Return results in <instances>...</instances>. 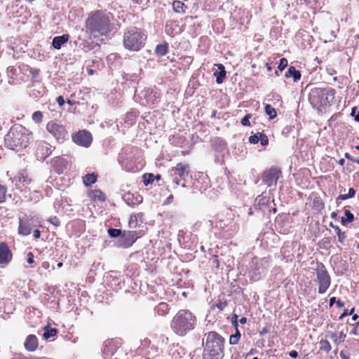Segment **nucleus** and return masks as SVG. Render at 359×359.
Here are the masks:
<instances>
[{
	"mask_svg": "<svg viewBox=\"0 0 359 359\" xmlns=\"http://www.w3.org/2000/svg\"><path fill=\"white\" fill-rule=\"evenodd\" d=\"M344 215L346 217H341V223L343 225H345L346 223L351 222L354 220V215L350 210H345Z\"/></svg>",
	"mask_w": 359,
	"mask_h": 359,
	"instance_id": "obj_31",
	"label": "nucleus"
},
{
	"mask_svg": "<svg viewBox=\"0 0 359 359\" xmlns=\"http://www.w3.org/2000/svg\"><path fill=\"white\" fill-rule=\"evenodd\" d=\"M86 28L95 38L106 35L109 32V20L105 15L96 12L87 19Z\"/></svg>",
	"mask_w": 359,
	"mask_h": 359,
	"instance_id": "obj_5",
	"label": "nucleus"
},
{
	"mask_svg": "<svg viewBox=\"0 0 359 359\" xmlns=\"http://www.w3.org/2000/svg\"><path fill=\"white\" fill-rule=\"evenodd\" d=\"M6 191V187L0 184V203L5 201Z\"/></svg>",
	"mask_w": 359,
	"mask_h": 359,
	"instance_id": "obj_39",
	"label": "nucleus"
},
{
	"mask_svg": "<svg viewBox=\"0 0 359 359\" xmlns=\"http://www.w3.org/2000/svg\"><path fill=\"white\" fill-rule=\"evenodd\" d=\"M142 216V213H137L131 215L128 222L129 227L131 229L136 228L138 226V219Z\"/></svg>",
	"mask_w": 359,
	"mask_h": 359,
	"instance_id": "obj_27",
	"label": "nucleus"
},
{
	"mask_svg": "<svg viewBox=\"0 0 359 359\" xmlns=\"http://www.w3.org/2000/svg\"><path fill=\"white\" fill-rule=\"evenodd\" d=\"M280 175V172L275 168L266 170L262 175V182L267 187L275 186Z\"/></svg>",
	"mask_w": 359,
	"mask_h": 359,
	"instance_id": "obj_11",
	"label": "nucleus"
},
{
	"mask_svg": "<svg viewBox=\"0 0 359 359\" xmlns=\"http://www.w3.org/2000/svg\"><path fill=\"white\" fill-rule=\"evenodd\" d=\"M320 349L327 353L330 352L332 349L331 345L327 340L322 339L319 342Z\"/></svg>",
	"mask_w": 359,
	"mask_h": 359,
	"instance_id": "obj_35",
	"label": "nucleus"
},
{
	"mask_svg": "<svg viewBox=\"0 0 359 359\" xmlns=\"http://www.w3.org/2000/svg\"><path fill=\"white\" fill-rule=\"evenodd\" d=\"M46 130L58 142H63L68 138V133L65 126L56 121H49L46 125Z\"/></svg>",
	"mask_w": 359,
	"mask_h": 359,
	"instance_id": "obj_7",
	"label": "nucleus"
},
{
	"mask_svg": "<svg viewBox=\"0 0 359 359\" xmlns=\"http://www.w3.org/2000/svg\"><path fill=\"white\" fill-rule=\"evenodd\" d=\"M124 201L130 206H135L142 202V197L140 194L126 193L123 197Z\"/></svg>",
	"mask_w": 359,
	"mask_h": 359,
	"instance_id": "obj_16",
	"label": "nucleus"
},
{
	"mask_svg": "<svg viewBox=\"0 0 359 359\" xmlns=\"http://www.w3.org/2000/svg\"><path fill=\"white\" fill-rule=\"evenodd\" d=\"M39 346V340L36 335L29 334L24 341V347L26 351L34 352L36 350Z\"/></svg>",
	"mask_w": 359,
	"mask_h": 359,
	"instance_id": "obj_15",
	"label": "nucleus"
},
{
	"mask_svg": "<svg viewBox=\"0 0 359 359\" xmlns=\"http://www.w3.org/2000/svg\"><path fill=\"white\" fill-rule=\"evenodd\" d=\"M336 302V299L335 297H332L330 299V302H329V304L330 306H332Z\"/></svg>",
	"mask_w": 359,
	"mask_h": 359,
	"instance_id": "obj_61",
	"label": "nucleus"
},
{
	"mask_svg": "<svg viewBox=\"0 0 359 359\" xmlns=\"http://www.w3.org/2000/svg\"><path fill=\"white\" fill-rule=\"evenodd\" d=\"M285 76L287 79L292 77L293 81L297 82L301 78V73L294 67L290 66L285 72Z\"/></svg>",
	"mask_w": 359,
	"mask_h": 359,
	"instance_id": "obj_22",
	"label": "nucleus"
},
{
	"mask_svg": "<svg viewBox=\"0 0 359 359\" xmlns=\"http://www.w3.org/2000/svg\"><path fill=\"white\" fill-rule=\"evenodd\" d=\"M36 152L41 158H45L52 153V146L46 142H41L37 146Z\"/></svg>",
	"mask_w": 359,
	"mask_h": 359,
	"instance_id": "obj_17",
	"label": "nucleus"
},
{
	"mask_svg": "<svg viewBox=\"0 0 359 359\" xmlns=\"http://www.w3.org/2000/svg\"><path fill=\"white\" fill-rule=\"evenodd\" d=\"M27 262L28 264H32L34 263V255L32 252H28L27 254Z\"/></svg>",
	"mask_w": 359,
	"mask_h": 359,
	"instance_id": "obj_46",
	"label": "nucleus"
},
{
	"mask_svg": "<svg viewBox=\"0 0 359 359\" xmlns=\"http://www.w3.org/2000/svg\"><path fill=\"white\" fill-rule=\"evenodd\" d=\"M187 8V6H185V4L181 1H174L172 2V8L177 13H184Z\"/></svg>",
	"mask_w": 359,
	"mask_h": 359,
	"instance_id": "obj_24",
	"label": "nucleus"
},
{
	"mask_svg": "<svg viewBox=\"0 0 359 359\" xmlns=\"http://www.w3.org/2000/svg\"><path fill=\"white\" fill-rule=\"evenodd\" d=\"M333 229H334V230L335 233H337V235L339 232H341V229H339V227L338 226H333Z\"/></svg>",
	"mask_w": 359,
	"mask_h": 359,
	"instance_id": "obj_63",
	"label": "nucleus"
},
{
	"mask_svg": "<svg viewBox=\"0 0 359 359\" xmlns=\"http://www.w3.org/2000/svg\"><path fill=\"white\" fill-rule=\"evenodd\" d=\"M12 359H48V358H26V357L23 356L22 355L19 354V355H16Z\"/></svg>",
	"mask_w": 359,
	"mask_h": 359,
	"instance_id": "obj_45",
	"label": "nucleus"
},
{
	"mask_svg": "<svg viewBox=\"0 0 359 359\" xmlns=\"http://www.w3.org/2000/svg\"><path fill=\"white\" fill-rule=\"evenodd\" d=\"M353 311H354V309H352L351 310V311H350L349 314H352V313H353ZM348 313L347 310H345V311H344L341 314V316H339V320H341V319H343L345 316H348Z\"/></svg>",
	"mask_w": 359,
	"mask_h": 359,
	"instance_id": "obj_50",
	"label": "nucleus"
},
{
	"mask_svg": "<svg viewBox=\"0 0 359 359\" xmlns=\"http://www.w3.org/2000/svg\"><path fill=\"white\" fill-rule=\"evenodd\" d=\"M224 339L216 332L208 333L204 344V351L210 359H222L224 357Z\"/></svg>",
	"mask_w": 359,
	"mask_h": 359,
	"instance_id": "obj_4",
	"label": "nucleus"
},
{
	"mask_svg": "<svg viewBox=\"0 0 359 359\" xmlns=\"http://www.w3.org/2000/svg\"><path fill=\"white\" fill-rule=\"evenodd\" d=\"M355 195V191L353 188H350L348 189V196L350 198H353Z\"/></svg>",
	"mask_w": 359,
	"mask_h": 359,
	"instance_id": "obj_53",
	"label": "nucleus"
},
{
	"mask_svg": "<svg viewBox=\"0 0 359 359\" xmlns=\"http://www.w3.org/2000/svg\"><path fill=\"white\" fill-rule=\"evenodd\" d=\"M216 66L217 67L219 72H215L214 75L216 77L217 83L219 84L223 82V80L226 76V71L223 65L217 64Z\"/></svg>",
	"mask_w": 359,
	"mask_h": 359,
	"instance_id": "obj_23",
	"label": "nucleus"
},
{
	"mask_svg": "<svg viewBox=\"0 0 359 359\" xmlns=\"http://www.w3.org/2000/svg\"><path fill=\"white\" fill-rule=\"evenodd\" d=\"M239 339L233 336L232 334L229 337V344H237L238 343Z\"/></svg>",
	"mask_w": 359,
	"mask_h": 359,
	"instance_id": "obj_47",
	"label": "nucleus"
},
{
	"mask_svg": "<svg viewBox=\"0 0 359 359\" xmlns=\"http://www.w3.org/2000/svg\"><path fill=\"white\" fill-rule=\"evenodd\" d=\"M43 118V114L40 111H36L32 114V119L36 123H40Z\"/></svg>",
	"mask_w": 359,
	"mask_h": 359,
	"instance_id": "obj_37",
	"label": "nucleus"
},
{
	"mask_svg": "<svg viewBox=\"0 0 359 359\" xmlns=\"http://www.w3.org/2000/svg\"><path fill=\"white\" fill-rule=\"evenodd\" d=\"M73 141L81 146L88 147L93 140L90 133L86 130H81L72 136Z\"/></svg>",
	"mask_w": 359,
	"mask_h": 359,
	"instance_id": "obj_10",
	"label": "nucleus"
},
{
	"mask_svg": "<svg viewBox=\"0 0 359 359\" xmlns=\"http://www.w3.org/2000/svg\"><path fill=\"white\" fill-rule=\"evenodd\" d=\"M40 236H41V232L39 230L36 229L34 231L33 236L34 237V238H36V239L39 238Z\"/></svg>",
	"mask_w": 359,
	"mask_h": 359,
	"instance_id": "obj_56",
	"label": "nucleus"
},
{
	"mask_svg": "<svg viewBox=\"0 0 359 359\" xmlns=\"http://www.w3.org/2000/svg\"><path fill=\"white\" fill-rule=\"evenodd\" d=\"M90 197L95 200L104 201L105 195L100 190H94L90 193Z\"/></svg>",
	"mask_w": 359,
	"mask_h": 359,
	"instance_id": "obj_34",
	"label": "nucleus"
},
{
	"mask_svg": "<svg viewBox=\"0 0 359 359\" xmlns=\"http://www.w3.org/2000/svg\"><path fill=\"white\" fill-rule=\"evenodd\" d=\"M257 200L258 201V204H261V203H263L264 204L265 203V201L267 202L268 200L266 199L265 198H257Z\"/></svg>",
	"mask_w": 359,
	"mask_h": 359,
	"instance_id": "obj_59",
	"label": "nucleus"
},
{
	"mask_svg": "<svg viewBox=\"0 0 359 359\" xmlns=\"http://www.w3.org/2000/svg\"><path fill=\"white\" fill-rule=\"evenodd\" d=\"M239 322L241 323V324H245L246 322H247V318L245 317H242L240 320H239Z\"/></svg>",
	"mask_w": 359,
	"mask_h": 359,
	"instance_id": "obj_64",
	"label": "nucleus"
},
{
	"mask_svg": "<svg viewBox=\"0 0 359 359\" xmlns=\"http://www.w3.org/2000/svg\"><path fill=\"white\" fill-rule=\"evenodd\" d=\"M264 111L266 114L269 116L270 119H273L277 116L276 109L269 104H265Z\"/></svg>",
	"mask_w": 359,
	"mask_h": 359,
	"instance_id": "obj_32",
	"label": "nucleus"
},
{
	"mask_svg": "<svg viewBox=\"0 0 359 359\" xmlns=\"http://www.w3.org/2000/svg\"><path fill=\"white\" fill-rule=\"evenodd\" d=\"M136 238L135 231L124 232L121 237V240L123 241V246L124 248L130 246L135 242Z\"/></svg>",
	"mask_w": 359,
	"mask_h": 359,
	"instance_id": "obj_20",
	"label": "nucleus"
},
{
	"mask_svg": "<svg viewBox=\"0 0 359 359\" xmlns=\"http://www.w3.org/2000/svg\"><path fill=\"white\" fill-rule=\"evenodd\" d=\"M259 137H261V133H257L249 137V142L251 144H257L259 141Z\"/></svg>",
	"mask_w": 359,
	"mask_h": 359,
	"instance_id": "obj_40",
	"label": "nucleus"
},
{
	"mask_svg": "<svg viewBox=\"0 0 359 359\" xmlns=\"http://www.w3.org/2000/svg\"><path fill=\"white\" fill-rule=\"evenodd\" d=\"M146 95H147V104H154L158 97L157 93L153 90H147Z\"/></svg>",
	"mask_w": 359,
	"mask_h": 359,
	"instance_id": "obj_28",
	"label": "nucleus"
},
{
	"mask_svg": "<svg viewBox=\"0 0 359 359\" xmlns=\"http://www.w3.org/2000/svg\"><path fill=\"white\" fill-rule=\"evenodd\" d=\"M237 318L238 316L236 314H234L231 318L232 323L235 326V327H238Z\"/></svg>",
	"mask_w": 359,
	"mask_h": 359,
	"instance_id": "obj_54",
	"label": "nucleus"
},
{
	"mask_svg": "<svg viewBox=\"0 0 359 359\" xmlns=\"http://www.w3.org/2000/svg\"><path fill=\"white\" fill-rule=\"evenodd\" d=\"M108 233L111 238H117L122 235V232L120 229L112 228L108 229Z\"/></svg>",
	"mask_w": 359,
	"mask_h": 359,
	"instance_id": "obj_36",
	"label": "nucleus"
},
{
	"mask_svg": "<svg viewBox=\"0 0 359 359\" xmlns=\"http://www.w3.org/2000/svg\"><path fill=\"white\" fill-rule=\"evenodd\" d=\"M169 306L165 302H161L156 306V312L161 316H164L169 311Z\"/></svg>",
	"mask_w": 359,
	"mask_h": 359,
	"instance_id": "obj_29",
	"label": "nucleus"
},
{
	"mask_svg": "<svg viewBox=\"0 0 359 359\" xmlns=\"http://www.w3.org/2000/svg\"><path fill=\"white\" fill-rule=\"evenodd\" d=\"M27 132L26 128L22 126L11 128L5 137L6 147L11 149L26 147L29 140V135Z\"/></svg>",
	"mask_w": 359,
	"mask_h": 359,
	"instance_id": "obj_3",
	"label": "nucleus"
},
{
	"mask_svg": "<svg viewBox=\"0 0 359 359\" xmlns=\"http://www.w3.org/2000/svg\"><path fill=\"white\" fill-rule=\"evenodd\" d=\"M32 225L28 219H20L18 232L23 236H27L31 233Z\"/></svg>",
	"mask_w": 359,
	"mask_h": 359,
	"instance_id": "obj_19",
	"label": "nucleus"
},
{
	"mask_svg": "<svg viewBox=\"0 0 359 359\" xmlns=\"http://www.w3.org/2000/svg\"><path fill=\"white\" fill-rule=\"evenodd\" d=\"M13 255L8 245L4 243H0V267L4 268L7 266L12 260Z\"/></svg>",
	"mask_w": 359,
	"mask_h": 359,
	"instance_id": "obj_12",
	"label": "nucleus"
},
{
	"mask_svg": "<svg viewBox=\"0 0 359 359\" xmlns=\"http://www.w3.org/2000/svg\"><path fill=\"white\" fill-rule=\"evenodd\" d=\"M97 180V175L95 174H87L83 177V184L86 186H90Z\"/></svg>",
	"mask_w": 359,
	"mask_h": 359,
	"instance_id": "obj_25",
	"label": "nucleus"
},
{
	"mask_svg": "<svg viewBox=\"0 0 359 359\" xmlns=\"http://www.w3.org/2000/svg\"><path fill=\"white\" fill-rule=\"evenodd\" d=\"M289 355L291 358H296L298 356V353L296 351H292L289 353Z\"/></svg>",
	"mask_w": 359,
	"mask_h": 359,
	"instance_id": "obj_58",
	"label": "nucleus"
},
{
	"mask_svg": "<svg viewBox=\"0 0 359 359\" xmlns=\"http://www.w3.org/2000/svg\"><path fill=\"white\" fill-rule=\"evenodd\" d=\"M170 172L171 176H175L172 180L173 183H175V186H178L180 181L177 180V176L181 180H185L190 172V168L187 163H179L176 166L173 167Z\"/></svg>",
	"mask_w": 359,
	"mask_h": 359,
	"instance_id": "obj_9",
	"label": "nucleus"
},
{
	"mask_svg": "<svg viewBox=\"0 0 359 359\" xmlns=\"http://www.w3.org/2000/svg\"><path fill=\"white\" fill-rule=\"evenodd\" d=\"M154 175L153 174H148L146 173L143 175L144 179V183L145 185H148L149 184H151L154 181Z\"/></svg>",
	"mask_w": 359,
	"mask_h": 359,
	"instance_id": "obj_38",
	"label": "nucleus"
},
{
	"mask_svg": "<svg viewBox=\"0 0 359 359\" xmlns=\"http://www.w3.org/2000/svg\"><path fill=\"white\" fill-rule=\"evenodd\" d=\"M337 236H338L339 242L341 243V244H343L346 238L345 232H344V231L339 232L337 234Z\"/></svg>",
	"mask_w": 359,
	"mask_h": 359,
	"instance_id": "obj_44",
	"label": "nucleus"
},
{
	"mask_svg": "<svg viewBox=\"0 0 359 359\" xmlns=\"http://www.w3.org/2000/svg\"><path fill=\"white\" fill-rule=\"evenodd\" d=\"M316 276L318 284V293L324 294L330 285L331 278L323 264L318 267Z\"/></svg>",
	"mask_w": 359,
	"mask_h": 359,
	"instance_id": "obj_8",
	"label": "nucleus"
},
{
	"mask_svg": "<svg viewBox=\"0 0 359 359\" xmlns=\"http://www.w3.org/2000/svg\"><path fill=\"white\" fill-rule=\"evenodd\" d=\"M339 355L341 359H349L350 358V354L344 351H341Z\"/></svg>",
	"mask_w": 359,
	"mask_h": 359,
	"instance_id": "obj_48",
	"label": "nucleus"
},
{
	"mask_svg": "<svg viewBox=\"0 0 359 359\" xmlns=\"http://www.w3.org/2000/svg\"><path fill=\"white\" fill-rule=\"evenodd\" d=\"M119 346V342L116 339H108L104 343V353L107 355H113Z\"/></svg>",
	"mask_w": 359,
	"mask_h": 359,
	"instance_id": "obj_13",
	"label": "nucleus"
},
{
	"mask_svg": "<svg viewBox=\"0 0 359 359\" xmlns=\"http://www.w3.org/2000/svg\"><path fill=\"white\" fill-rule=\"evenodd\" d=\"M18 181L23 185H27L31 183L32 180L28 177L25 171H21L18 174Z\"/></svg>",
	"mask_w": 359,
	"mask_h": 359,
	"instance_id": "obj_26",
	"label": "nucleus"
},
{
	"mask_svg": "<svg viewBox=\"0 0 359 359\" xmlns=\"http://www.w3.org/2000/svg\"><path fill=\"white\" fill-rule=\"evenodd\" d=\"M168 46L167 43L157 45L155 52L160 56H164L168 53Z\"/></svg>",
	"mask_w": 359,
	"mask_h": 359,
	"instance_id": "obj_30",
	"label": "nucleus"
},
{
	"mask_svg": "<svg viewBox=\"0 0 359 359\" xmlns=\"http://www.w3.org/2000/svg\"><path fill=\"white\" fill-rule=\"evenodd\" d=\"M252 117V115L250 114H246L242 119H241V124L244 126H249L250 125V119Z\"/></svg>",
	"mask_w": 359,
	"mask_h": 359,
	"instance_id": "obj_41",
	"label": "nucleus"
},
{
	"mask_svg": "<svg viewBox=\"0 0 359 359\" xmlns=\"http://www.w3.org/2000/svg\"><path fill=\"white\" fill-rule=\"evenodd\" d=\"M196 323L195 315L189 310L182 309L172 318L170 327L175 334L184 337L195 328Z\"/></svg>",
	"mask_w": 359,
	"mask_h": 359,
	"instance_id": "obj_1",
	"label": "nucleus"
},
{
	"mask_svg": "<svg viewBox=\"0 0 359 359\" xmlns=\"http://www.w3.org/2000/svg\"><path fill=\"white\" fill-rule=\"evenodd\" d=\"M69 39V34H62L61 36H55L52 41V46L55 49L59 50L62 46L66 43Z\"/></svg>",
	"mask_w": 359,
	"mask_h": 359,
	"instance_id": "obj_21",
	"label": "nucleus"
},
{
	"mask_svg": "<svg viewBox=\"0 0 359 359\" xmlns=\"http://www.w3.org/2000/svg\"><path fill=\"white\" fill-rule=\"evenodd\" d=\"M335 93L332 88H314L309 94V101L318 112H324L332 105Z\"/></svg>",
	"mask_w": 359,
	"mask_h": 359,
	"instance_id": "obj_2",
	"label": "nucleus"
},
{
	"mask_svg": "<svg viewBox=\"0 0 359 359\" xmlns=\"http://www.w3.org/2000/svg\"><path fill=\"white\" fill-rule=\"evenodd\" d=\"M351 115L354 116V119L355 121L359 122V111H358L357 114L355 115V109H353Z\"/></svg>",
	"mask_w": 359,
	"mask_h": 359,
	"instance_id": "obj_55",
	"label": "nucleus"
},
{
	"mask_svg": "<svg viewBox=\"0 0 359 359\" xmlns=\"http://www.w3.org/2000/svg\"><path fill=\"white\" fill-rule=\"evenodd\" d=\"M54 170L58 173H62L67 168V161L64 158L57 156L51 161Z\"/></svg>",
	"mask_w": 359,
	"mask_h": 359,
	"instance_id": "obj_14",
	"label": "nucleus"
},
{
	"mask_svg": "<svg viewBox=\"0 0 359 359\" xmlns=\"http://www.w3.org/2000/svg\"><path fill=\"white\" fill-rule=\"evenodd\" d=\"M48 222H50L51 224H53V225H55L56 226H58L60 225V222L56 217L48 219Z\"/></svg>",
	"mask_w": 359,
	"mask_h": 359,
	"instance_id": "obj_51",
	"label": "nucleus"
},
{
	"mask_svg": "<svg viewBox=\"0 0 359 359\" xmlns=\"http://www.w3.org/2000/svg\"><path fill=\"white\" fill-rule=\"evenodd\" d=\"M236 333H235L234 334H232V335H233V336H234V337H237V338H238V339H240V337H241V334H240V332H239V331H238V328H237V327H236Z\"/></svg>",
	"mask_w": 359,
	"mask_h": 359,
	"instance_id": "obj_62",
	"label": "nucleus"
},
{
	"mask_svg": "<svg viewBox=\"0 0 359 359\" xmlns=\"http://www.w3.org/2000/svg\"><path fill=\"white\" fill-rule=\"evenodd\" d=\"M348 198H350L348 197V194H341L338 196L337 200L344 201Z\"/></svg>",
	"mask_w": 359,
	"mask_h": 359,
	"instance_id": "obj_57",
	"label": "nucleus"
},
{
	"mask_svg": "<svg viewBox=\"0 0 359 359\" xmlns=\"http://www.w3.org/2000/svg\"><path fill=\"white\" fill-rule=\"evenodd\" d=\"M327 336L332 339L334 344L339 345L345 341L346 332L343 330L339 332H328Z\"/></svg>",
	"mask_w": 359,
	"mask_h": 359,
	"instance_id": "obj_18",
	"label": "nucleus"
},
{
	"mask_svg": "<svg viewBox=\"0 0 359 359\" xmlns=\"http://www.w3.org/2000/svg\"><path fill=\"white\" fill-rule=\"evenodd\" d=\"M344 157H345L346 159H348V160H350V161H353V158H353V157H352V156H351L348 153H347V152L344 154Z\"/></svg>",
	"mask_w": 359,
	"mask_h": 359,
	"instance_id": "obj_60",
	"label": "nucleus"
},
{
	"mask_svg": "<svg viewBox=\"0 0 359 359\" xmlns=\"http://www.w3.org/2000/svg\"><path fill=\"white\" fill-rule=\"evenodd\" d=\"M259 141L262 146H266L269 143L268 137L266 135H263L261 133V137H259Z\"/></svg>",
	"mask_w": 359,
	"mask_h": 359,
	"instance_id": "obj_43",
	"label": "nucleus"
},
{
	"mask_svg": "<svg viewBox=\"0 0 359 359\" xmlns=\"http://www.w3.org/2000/svg\"><path fill=\"white\" fill-rule=\"evenodd\" d=\"M57 104L61 107L63 106L65 104V100L62 96H58L57 97Z\"/></svg>",
	"mask_w": 359,
	"mask_h": 359,
	"instance_id": "obj_52",
	"label": "nucleus"
},
{
	"mask_svg": "<svg viewBox=\"0 0 359 359\" xmlns=\"http://www.w3.org/2000/svg\"><path fill=\"white\" fill-rule=\"evenodd\" d=\"M147 35L137 27L127 30L123 34V46L133 51L139 50L144 44Z\"/></svg>",
	"mask_w": 359,
	"mask_h": 359,
	"instance_id": "obj_6",
	"label": "nucleus"
},
{
	"mask_svg": "<svg viewBox=\"0 0 359 359\" xmlns=\"http://www.w3.org/2000/svg\"><path fill=\"white\" fill-rule=\"evenodd\" d=\"M287 66V59L283 57L280 60L278 65V69L282 72L286 67Z\"/></svg>",
	"mask_w": 359,
	"mask_h": 359,
	"instance_id": "obj_42",
	"label": "nucleus"
},
{
	"mask_svg": "<svg viewBox=\"0 0 359 359\" xmlns=\"http://www.w3.org/2000/svg\"><path fill=\"white\" fill-rule=\"evenodd\" d=\"M257 353V350L255 348H251L250 351L245 354V358L248 359L250 356L255 355Z\"/></svg>",
	"mask_w": 359,
	"mask_h": 359,
	"instance_id": "obj_49",
	"label": "nucleus"
},
{
	"mask_svg": "<svg viewBox=\"0 0 359 359\" xmlns=\"http://www.w3.org/2000/svg\"><path fill=\"white\" fill-rule=\"evenodd\" d=\"M57 334V330L55 328H51L48 326H46L44 327V332L43 334V337L44 339H48L50 337H54Z\"/></svg>",
	"mask_w": 359,
	"mask_h": 359,
	"instance_id": "obj_33",
	"label": "nucleus"
}]
</instances>
